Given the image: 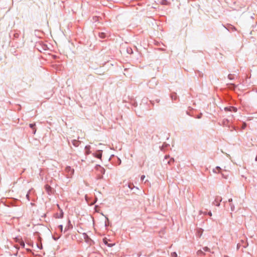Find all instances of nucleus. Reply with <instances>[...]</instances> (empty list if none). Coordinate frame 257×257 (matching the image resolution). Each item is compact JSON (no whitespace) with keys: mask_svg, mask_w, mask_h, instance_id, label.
Instances as JSON below:
<instances>
[{"mask_svg":"<svg viewBox=\"0 0 257 257\" xmlns=\"http://www.w3.org/2000/svg\"><path fill=\"white\" fill-rule=\"evenodd\" d=\"M155 101L157 103H159L160 101V100L159 99H156Z\"/></svg>","mask_w":257,"mask_h":257,"instance_id":"nucleus-37","label":"nucleus"},{"mask_svg":"<svg viewBox=\"0 0 257 257\" xmlns=\"http://www.w3.org/2000/svg\"><path fill=\"white\" fill-rule=\"evenodd\" d=\"M98 36L101 39H104L106 37V35L105 33L103 32H99L98 33Z\"/></svg>","mask_w":257,"mask_h":257,"instance_id":"nucleus-14","label":"nucleus"},{"mask_svg":"<svg viewBox=\"0 0 257 257\" xmlns=\"http://www.w3.org/2000/svg\"><path fill=\"white\" fill-rule=\"evenodd\" d=\"M228 202H229V203H230V204H229V205H230V206L231 210L232 211H233L234 210V209H235V206H234V204H233L232 203V198H230V199H228Z\"/></svg>","mask_w":257,"mask_h":257,"instance_id":"nucleus-11","label":"nucleus"},{"mask_svg":"<svg viewBox=\"0 0 257 257\" xmlns=\"http://www.w3.org/2000/svg\"><path fill=\"white\" fill-rule=\"evenodd\" d=\"M102 178H103V176L102 175H99V176H98V177H97L98 179H102Z\"/></svg>","mask_w":257,"mask_h":257,"instance_id":"nucleus-32","label":"nucleus"},{"mask_svg":"<svg viewBox=\"0 0 257 257\" xmlns=\"http://www.w3.org/2000/svg\"><path fill=\"white\" fill-rule=\"evenodd\" d=\"M90 148H91V147L89 145H87L85 146V149L86 150V155H89L90 154Z\"/></svg>","mask_w":257,"mask_h":257,"instance_id":"nucleus-13","label":"nucleus"},{"mask_svg":"<svg viewBox=\"0 0 257 257\" xmlns=\"http://www.w3.org/2000/svg\"><path fill=\"white\" fill-rule=\"evenodd\" d=\"M225 28L229 31H236V28L231 25H229L227 27H225Z\"/></svg>","mask_w":257,"mask_h":257,"instance_id":"nucleus-8","label":"nucleus"},{"mask_svg":"<svg viewBox=\"0 0 257 257\" xmlns=\"http://www.w3.org/2000/svg\"><path fill=\"white\" fill-rule=\"evenodd\" d=\"M228 78L230 80H233L234 78L233 75L230 74L228 75Z\"/></svg>","mask_w":257,"mask_h":257,"instance_id":"nucleus-21","label":"nucleus"},{"mask_svg":"<svg viewBox=\"0 0 257 257\" xmlns=\"http://www.w3.org/2000/svg\"><path fill=\"white\" fill-rule=\"evenodd\" d=\"M196 253H197V255H198V256H202V255H204L205 254V253H204V251L202 250L201 249L198 250L197 251Z\"/></svg>","mask_w":257,"mask_h":257,"instance_id":"nucleus-17","label":"nucleus"},{"mask_svg":"<svg viewBox=\"0 0 257 257\" xmlns=\"http://www.w3.org/2000/svg\"><path fill=\"white\" fill-rule=\"evenodd\" d=\"M14 37L15 38H18L19 37V34L18 33H16L14 34Z\"/></svg>","mask_w":257,"mask_h":257,"instance_id":"nucleus-34","label":"nucleus"},{"mask_svg":"<svg viewBox=\"0 0 257 257\" xmlns=\"http://www.w3.org/2000/svg\"><path fill=\"white\" fill-rule=\"evenodd\" d=\"M230 85H231V86H232L233 87V88H234L235 87H236V85H235L234 84H232V83H231V84H230Z\"/></svg>","mask_w":257,"mask_h":257,"instance_id":"nucleus-38","label":"nucleus"},{"mask_svg":"<svg viewBox=\"0 0 257 257\" xmlns=\"http://www.w3.org/2000/svg\"><path fill=\"white\" fill-rule=\"evenodd\" d=\"M26 198L28 200H30V196L29 193H28L26 195Z\"/></svg>","mask_w":257,"mask_h":257,"instance_id":"nucleus-31","label":"nucleus"},{"mask_svg":"<svg viewBox=\"0 0 257 257\" xmlns=\"http://www.w3.org/2000/svg\"><path fill=\"white\" fill-rule=\"evenodd\" d=\"M151 103L154 105V100H150Z\"/></svg>","mask_w":257,"mask_h":257,"instance_id":"nucleus-36","label":"nucleus"},{"mask_svg":"<svg viewBox=\"0 0 257 257\" xmlns=\"http://www.w3.org/2000/svg\"><path fill=\"white\" fill-rule=\"evenodd\" d=\"M114 244H113V243H108L107 244V245L108 246V247H112L114 245Z\"/></svg>","mask_w":257,"mask_h":257,"instance_id":"nucleus-27","label":"nucleus"},{"mask_svg":"<svg viewBox=\"0 0 257 257\" xmlns=\"http://www.w3.org/2000/svg\"><path fill=\"white\" fill-rule=\"evenodd\" d=\"M37 245L38 247L39 248H40V249H41V248H42V245H41V246H40L37 244Z\"/></svg>","mask_w":257,"mask_h":257,"instance_id":"nucleus-41","label":"nucleus"},{"mask_svg":"<svg viewBox=\"0 0 257 257\" xmlns=\"http://www.w3.org/2000/svg\"><path fill=\"white\" fill-rule=\"evenodd\" d=\"M127 52L128 54H132L133 53V50L131 48H129L127 49Z\"/></svg>","mask_w":257,"mask_h":257,"instance_id":"nucleus-23","label":"nucleus"},{"mask_svg":"<svg viewBox=\"0 0 257 257\" xmlns=\"http://www.w3.org/2000/svg\"><path fill=\"white\" fill-rule=\"evenodd\" d=\"M171 97L173 100H176L177 99V94L175 92L171 93Z\"/></svg>","mask_w":257,"mask_h":257,"instance_id":"nucleus-16","label":"nucleus"},{"mask_svg":"<svg viewBox=\"0 0 257 257\" xmlns=\"http://www.w3.org/2000/svg\"><path fill=\"white\" fill-rule=\"evenodd\" d=\"M58 228L60 229V230H61V231L62 232V230H63V225H59L58 226Z\"/></svg>","mask_w":257,"mask_h":257,"instance_id":"nucleus-26","label":"nucleus"},{"mask_svg":"<svg viewBox=\"0 0 257 257\" xmlns=\"http://www.w3.org/2000/svg\"><path fill=\"white\" fill-rule=\"evenodd\" d=\"M221 170V168L219 166H217L215 169L213 170V172L215 173H219Z\"/></svg>","mask_w":257,"mask_h":257,"instance_id":"nucleus-15","label":"nucleus"},{"mask_svg":"<svg viewBox=\"0 0 257 257\" xmlns=\"http://www.w3.org/2000/svg\"><path fill=\"white\" fill-rule=\"evenodd\" d=\"M74 169H72L70 166L66 167L65 168V172L67 173V178H71L74 173Z\"/></svg>","mask_w":257,"mask_h":257,"instance_id":"nucleus-1","label":"nucleus"},{"mask_svg":"<svg viewBox=\"0 0 257 257\" xmlns=\"http://www.w3.org/2000/svg\"><path fill=\"white\" fill-rule=\"evenodd\" d=\"M142 254V253L141 252H139L137 254L138 257H140Z\"/></svg>","mask_w":257,"mask_h":257,"instance_id":"nucleus-35","label":"nucleus"},{"mask_svg":"<svg viewBox=\"0 0 257 257\" xmlns=\"http://www.w3.org/2000/svg\"><path fill=\"white\" fill-rule=\"evenodd\" d=\"M63 217V212L62 211V210H61V212H60V213L59 214V215L56 217L57 218H61Z\"/></svg>","mask_w":257,"mask_h":257,"instance_id":"nucleus-19","label":"nucleus"},{"mask_svg":"<svg viewBox=\"0 0 257 257\" xmlns=\"http://www.w3.org/2000/svg\"><path fill=\"white\" fill-rule=\"evenodd\" d=\"M83 236L84 239H85V241L87 243H90V242L92 241L91 239L88 236V235L86 233H83Z\"/></svg>","mask_w":257,"mask_h":257,"instance_id":"nucleus-3","label":"nucleus"},{"mask_svg":"<svg viewBox=\"0 0 257 257\" xmlns=\"http://www.w3.org/2000/svg\"><path fill=\"white\" fill-rule=\"evenodd\" d=\"M202 116V113H200V114H199L197 116H196V118H201Z\"/></svg>","mask_w":257,"mask_h":257,"instance_id":"nucleus-25","label":"nucleus"},{"mask_svg":"<svg viewBox=\"0 0 257 257\" xmlns=\"http://www.w3.org/2000/svg\"><path fill=\"white\" fill-rule=\"evenodd\" d=\"M208 214L209 216H212V213H211V211L208 212Z\"/></svg>","mask_w":257,"mask_h":257,"instance_id":"nucleus-39","label":"nucleus"},{"mask_svg":"<svg viewBox=\"0 0 257 257\" xmlns=\"http://www.w3.org/2000/svg\"><path fill=\"white\" fill-rule=\"evenodd\" d=\"M246 126V124H245L244 125H243V128H244Z\"/></svg>","mask_w":257,"mask_h":257,"instance_id":"nucleus-43","label":"nucleus"},{"mask_svg":"<svg viewBox=\"0 0 257 257\" xmlns=\"http://www.w3.org/2000/svg\"><path fill=\"white\" fill-rule=\"evenodd\" d=\"M203 250L204 251H207V252H210V249L207 247V246H205L204 247H203Z\"/></svg>","mask_w":257,"mask_h":257,"instance_id":"nucleus-18","label":"nucleus"},{"mask_svg":"<svg viewBox=\"0 0 257 257\" xmlns=\"http://www.w3.org/2000/svg\"><path fill=\"white\" fill-rule=\"evenodd\" d=\"M246 126V124H245L244 125H243V128H244Z\"/></svg>","mask_w":257,"mask_h":257,"instance_id":"nucleus-44","label":"nucleus"},{"mask_svg":"<svg viewBox=\"0 0 257 257\" xmlns=\"http://www.w3.org/2000/svg\"><path fill=\"white\" fill-rule=\"evenodd\" d=\"M224 110L226 111H234L236 112L237 111V108L236 107H234L233 106H229V107H226L224 108Z\"/></svg>","mask_w":257,"mask_h":257,"instance_id":"nucleus-6","label":"nucleus"},{"mask_svg":"<svg viewBox=\"0 0 257 257\" xmlns=\"http://www.w3.org/2000/svg\"><path fill=\"white\" fill-rule=\"evenodd\" d=\"M168 3L167 1L166 0L163 1L162 4L163 5H167Z\"/></svg>","mask_w":257,"mask_h":257,"instance_id":"nucleus-30","label":"nucleus"},{"mask_svg":"<svg viewBox=\"0 0 257 257\" xmlns=\"http://www.w3.org/2000/svg\"><path fill=\"white\" fill-rule=\"evenodd\" d=\"M102 152L101 150H98L95 153L93 154L94 156L98 159H101L102 157Z\"/></svg>","mask_w":257,"mask_h":257,"instance_id":"nucleus-7","label":"nucleus"},{"mask_svg":"<svg viewBox=\"0 0 257 257\" xmlns=\"http://www.w3.org/2000/svg\"><path fill=\"white\" fill-rule=\"evenodd\" d=\"M105 218H106V221H105V226H107V225L106 221H108V218H107V217H105Z\"/></svg>","mask_w":257,"mask_h":257,"instance_id":"nucleus-33","label":"nucleus"},{"mask_svg":"<svg viewBox=\"0 0 257 257\" xmlns=\"http://www.w3.org/2000/svg\"><path fill=\"white\" fill-rule=\"evenodd\" d=\"M127 186H128V187L131 190H132L133 189V188L135 187L134 185H133V184H131V183L128 184Z\"/></svg>","mask_w":257,"mask_h":257,"instance_id":"nucleus-22","label":"nucleus"},{"mask_svg":"<svg viewBox=\"0 0 257 257\" xmlns=\"http://www.w3.org/2000/svg\"><path fill=\"white\" fill-rule=\"evenodd\" d=\"M72 143L74 146L77 147L79 146L80 144L81 143V142L78 140H73L72 141Z\"/></svg>","mask_w":257,"mask_h":257,"instance_id":"nucleus-10","label":"nucleus"},{"mask_svg":"<svg viewBox=\"0 0 257 257\" xmlns=\"http://www.w3.org/2000/svg\"><path fill=\"white\" fill-rule=\"evenodd\" d=\"M21 246H23V247H24L25 246V243L24 242H22L21 243Z\"/></svg>","mask_w":257,"mask_h":257,"instance_id":"nucleus-40","label":"nucleus"},{"mask_svg":"<svg viewBox=\"0 0 257 257\" xmlns=\"http://www.w3.org/2000/svg\"><path fill=\"white\" fill-rule=\"evenodd\" d=\"M171 257H178L177 253L176 252H171Z\"/></svg>","mask_w":257,"mask_h":257,"instance_id":"nucleus-20","label":"nucleus"},{"mask_svg":"<svg viewBox=\"0 0 257 257\" xmlns=\"http://www.w3.org/2000/svg\"><path fill=\"white\" fill-rule=\"evenodd\" d=\"M255 161H257V155L256 156L255 158Z\"/></svg>","mask_w":257,"mask_h":257,"instance_id":"nucleus-42","label":"nucleus"},{"mask_svg":"<svg viewBox=\"0 0 257 257\" xmlns=\"http://www.w3.org/2000/svg\"><path fill=\"white\" fill-rule=\"evenodd\" d=\"M174 162V160L173 158H172L170 160V161L168 162L169 164H171L172 163H173Z\"/></svg>","mask_w":257,"mask_h":257,"instance_id":"nucleus-24","label":"nucleus"},{"mask_svg":"<svg viewBox=\"0 0 257 257\" xmlns=\"http://www.w3.org/2000/svg\"><path fill=\"white\" fill-rule=\"evenodd\" d=\"M72 228H73V225L71 223L70 220H68L67 225L65 228L64 231H66L68 229H72Z\"/></svg>","mask_w":257,"mask_h":257,"instance_id":"nucleus-9","label":"nucleus"},{"mask_svg":"<svg viewBox=\"0 0 257 257\" xmlns=\"http://www.w3.org/2000/svg\"><path fill=\"white\" fill-rule=\"evenodd\" d=\"M45 188L48 194L50 195L52 193V188L48 184L45 186Z\"/></svg>","mask_w":257,"mask_h":257,"instance_id":"nucleus-5","label":"nucleus"},{"mask_svg":"<svg viewBox=\"0 0 257 257\" xmlns=\"http://www.w3.org/2000/svg\"><path fill=\"white\" fill-rule=\"evenodd\" d=\"M95 168L96 170H97L100 173H101L102 174H104L105 173V169L101 167L100 165H97L95 167Z\"/></svg>","mask_w":257,"mask_h":257,"instance_id":"nucleus-4","label":"nucleus"},{"mask_svg":"<svg viewBox=\"0 0 257 257\" xmlns=\"http://www.w3.org/2000/svg\"><path fill=\"white\" fill-rule=\"evenodd\" d=\"M36 124L35 123H30L29 124V126L33 129V134H35L36 132V128L35 127Z\"/></svg>","mask_w":257,"mask_h":257,"instance_id":"nucleus-12","label":"nucleus"},{"mask_svg":"<svg viewBox=\"0 0 257 257\" xmlns=\"http://www.w3.org/2000/svg\"><path fill=\"white\" fill-rule=\"evenodd\" d=\"M103 240V242L104 243V244L107 245V239L105 238H104Z\"/></svg>","mask_w":257,"mask_h":257,"instance_id":"nucleus-29","label":"nucleus"},{"mask_svg":"<svg viewBox=\"0 0 257 257\" xmlns=\"http://www.w3.org/2000/svg\"><path fill=\"white\" fill-rule=\"evenodd\" d=\"M145 178V175H142L141 177V180L142 181H143L144 179Z\"/></svg>","mask_w":257,"mask_h":257,"instance_id":"nucleus-28","label":"nucleus"},{"mask_svg":"<svg viewBox=\"0 0 257 257\" xmlns=\"http://www.w3.org/2000/svg\"><path fill=\"white\" fill-rule=\"evenodd\" d=\"M222 201V197L219 196H217L215 197L214 201L213 202V204L216 205V206H220V202Z\"/></svg>","mask_w":257,"mask_h":257,"instance_id":"nucleus-2","label":"nucleus"}]
</instances>
